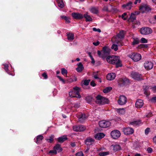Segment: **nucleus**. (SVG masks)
Masks as SVG:
<instances>
[{
	"mask_svg": "<svg viewBox=\"0 0 156 156\" xmlns=\"http://www.w3.org/2000/svg\"><path fill=\"white\" fill-rule=\"evenodd\" d=\"M125 31L123 30H121L116 36H113L112 38V41L113 43L118 44L119 46H122L124 45L123 42L119 39L123 38L124 37Z\"/></svg>",
	"mask_w": 156,
	"mask_h": 156,
	"instance_id": "1",
	"label": "nucleus"
},
{
	"mask_svg": "<svg viewBox=\"0 0 156 156\" xmlns=\"http://www.w3.org/2000/svg\"><path fill=\"white\" fill-rule=\"evenodd\" d=\"M110 49L107 46H105L102 48L101 51L98 50L97 53L98 56L103 59L105 58L110 54Z\"/></svg>",
	"mask_w": 156,
	"mask_h": 156,
	"instance_id": "2",
	"label": "nucleus"
},
{
	"mask_svg": "<svg viewBox=\"0 0 156 156\" xmlns=\"http://www.w3.org/2000/svg\"><path fill=\"white\" fill-rule=\"evenodd\" d=\"M80 88L78 87H74L72 91L69 92V94L72 97H76L78 98H81L80 94Z\"/></svg>",
	"mask_w": 156,
	"mask_h": 156,
	"instance_id": "3",
	"label": "nucleus"
},
{
	"mask_svg": "<svg viewBox=\"0 0 156 156\" xmlns=\"http://www.w3.org/2000/svg\"><path fill=\"white\" fill-rule=\"evenodd\" d=\"M131 76L132 78L138 81L143 79L142 75L137 72L132 71L131 73Z\"/></svg>",
	"mask_w": 156,
	"mask_h": 156,
	"instance_id": "4",
	"label": "nucleus"
},
{
	"mask_svg": "<svg viewBox=\"0 0 156 156\" xmlns=\"http://www.w3.org/2000/svg\"><path fill=\"white\" fill-rule=\"evenodd\" d=\"M112 64H115L116 68L121 67L122 66L121 62L119 59V57L118 56H113Z\"/></svg>",
	"mask_w": 156,
	"mask_h": 156,
	"instance_id": "5",
	"label": "nucleus"
},
{
	"mask_svg": "<svg viewBox=\"0 0 156 156\" xmlns=\"http://www.w3.org/2000/svg\"><path fill=\"white\" fill-rule=\"evenodd\" d=\"M118 83L120 86H123L129 84L130 81L126 77H122L119 79Z\"/></svg>",
	"mask_w": 156,
	"mask_h": 156,
	"instance_id": "6",
	"label": "nucleus"
},
{
	"mask_svg": "<svg viewBox=\"0 0 156 156\" xmlns=\"http://www.w3.org/2000/svg\"><path fill=\"white\" fill-rule=\"evenodd\" d=\"M128 56L135 62L138 61L141 59V55L138 53H133L131 54H129Z\"/></svg>",
	"mask_w": 156,
	"mask_h": 156,
	"instance_id": "7",
	"label": "nucleus"
},
{
	"mask_svg": "<svg viewBox=\"0 0 156 156\" xmlns=\"http://www.w3.org/2000/svg\"><path fill=\"white\" fill-rule=\"evenodd\" d=\"M76 116L79 119L78 121L81 123L83 122L87 117L85 114L81 112L77 114Z\"/></svg>",
	"mask_w": 156,
	"mask_h": 156,
	"instance_id": "8",
	"label": "nucleus"
},
{
	"mask_svg": "<svg viewBox=\"0 0 156 156\" xmlns=\"http://www.w3.org/2000/svg\"><path fill=\"white\" fill-rule=\"evenodd\" d=\"M140 33L143 35H147L152 33V29L148 27L142 28L140 30Z\"/></svg>",
	"mask_w": 156,
	"mask_h": 156,
	"instance_id": "9",
	"label": "nucleus"
},
{
	"mask_svg": "<svg viewBox=\"0 0 156 156\" xmlns=\"http://www.w3.org/2000/svg\"><path fill=\"white\" fill-rule=\"evenodd\" d=\"M111 122L108 121L101 120L98 123L99 126L101 128H105L109 127L111 125Z\"/></svg>",
	"mask_w": 156,
	"mask_h": 156,
	"instance_id": "10",
	"label": "nucleus"
},
{
	"mask_svg": "<svg viewBox=\"0 0 156 156\" xmlns=\"http://www.w3.org/2000/svg\"><path fill=\"white\" fill-rule=\"evenodd\" d=\"M86 129V127L84 125H80L73 127V129L74 131L76 132H82L85 130Z\"/></svg>",
	"mask_w": 156,
	"mask_h": 156,
	"instance_id": "11",
	"label": "nucleus"
},
{
	"mask_svg": "<svg viewBox=\"0 0 156 156\" xmlns=\"http://www.w3.org/2000/svg\"><path fill=\"white\" fill-rule=\"evenodd\" d=\"M83 15L79 12H73L71 16L73 19L76 20H81L83 18Z\"/></svg>",
	"mask_w": 156,
	"mask_h": 156,
	"instance_id": "12",
	"label": "nucleus"
},
{
	"mask_svg": "<svg viewBox=\"0 0 156 156\" xmlns=\"http://www.w3.org/2000/svg\"><path fill=\"white\" fill-rule=\"evenodd\" d=\"M111 135L113 139H117L120 136L121 133L119 130L115 129L111 132Z\"/></svg>",
	"mask_w": 156,
	"mask_h": 156,
	"instance_id": "13",
	"label": "nucleus"
},
{
	"mask_svg": "<svg viewBox=\"0 0 156 156\" xmlns=\"http://www.w3.org/2000/svg\"><path fill=\"white\" fill-rule=\"evenodd\" d=\"M140 10L142 13H144L151 11V8L148 5H144L140 7Z\"/></svg>",
	"mask_w": 156,
	"mask_h": 156,
	"instance_id": "14",
	"label": "nucleus"
},
{
	"mask_svg": "<svg viewBox=\"0 0 156 156\" xmlns=\"http://www.w3.org/2000/svg\"><path fill=\"white\" fill-rule=\"evenodd\" d=\"M127 99L125 96L123 95L120 96L118 100V103L121 105H125L126 103Z\"/></svg>",
	"mask_w": 156,
	"mask_h": 156,
	"instance_id": "15",
	"label": "nucleus"
},
{
	"mask_svg": "<svg viewBox=\"0 0 156 156\" xmlns=\"http://www.w3.org/2000/svg\"><path fill=\"white\" fill-rule=\"evenodd\" d=\"M122 131L125 135H128L132 134L134 132V130L131 128L126 127L123 128Z\"/></svg>",
	"mask_w": 156,
	"mask_h": 156,
	"instance_id": "16",
	"label": "nucleus"
},
{
	"mask_svg": "<svg viewBox=\"0 0 156 156\" xmlns=\"http://www.w3.org/2000/svg\"><path fill=\"white\" fill-rule=\"evenodd\" d=\"M144 66L146 69L149 70L153 68V64L151 62L147 61L144 63Z\"/></svg>",
	"mask_w": 156,
	"mask_h": 156,
	"instance_id": "17",
	"label": "nucleus"
},
{
	"mask_svg": "<svg viewBox=\"0 0 156 156\" xmlns=\"http://www.w3.org/2000/svg\"><path fill=\"white\" fill-rule=\"evenodd\" d=\"M94 141V140L91 137L87 138L84 141L85 144L87 145H91Z\"/></svg>",
	"mask_w": 156,
	"mask_h": 156,
	"instance_id": "18",
	"label": "nucleus"
},
{
	"mask_svg": "<svg viewBox=\"0 0 156 156\" xmlns=\"http://www.w3.org/2000/svg\"><path fill=\"white\" fill-rule=\"evenodd\" d=\"M143 101L141 99H138L136 101L135 106L136 108H141L144 105Z\"/></svg>",
	"mask_w": 156,
	"mask_h": 156,
	"instance_id": "19",
	"label": "nucleus"
},
{
	"mask_svg": "<svg viewBox=\"0 0 156 156\" xmlns=\"http://www.w3.org/2000/svg\"><path fill=\"white\" fill-rule=\"evenodd\" d=\"M116 76L115 73H108L107 76L106 78L108 80H114Z\"/></svg>",
	"mask_w": 156,
	"mask_h": 156,
	"instance_id": "20",
	"label": "nucleus"
},
{
	"mask_svg": "<svg viewBox=\"0 0 156 156\" xmlns=\"http://www.w3.org/2000/svg\"><path fill=\"white\" fill-rule=\"evenodd\" d=\"M67 139L68 138L67 136L63 135L62 136L58 137L57 138V141L60 143H62Z\"/></svg>",
	"mask_w": 156,
	"mask_h": 156,
	"instance_id": "21",
	"label": "nucleus"
},
{
	"mask_svg": "<svg viewBox=\"0 0 156 156\" xmlns=\"http://www.w3.org/2000/svg\"><path fill=\"white\" fill-rule=\"evenodd\" d=\"M78 67L76 69L77 71L79 73L81 72L84 69V67L81 62L77 64Z\"/></svg>",
	"mask_w": 156,
	"mask_h": 156,
	"instance_id": "22",
	"label": "nucleus"
},
{
	"mask_svg": "<svg viewBox=\"0 0 156 156\" xmlns=\"http://www.w3.org/2000/svg\"><path fill=\"white\" fill-rule=\"evenodd\" d=\"M132 3L131 2H129L126 4H124L122 5V7L123 8H126L128 10L131 9V8L132 7Z\"/></svg>",
	"mask_w": 156,
	"mask_h": 156,
	"instance_id": "23",
	"label": "nucleus"
},
{
	"mask_svg": "<svg viewBox=\"0 0 156 156\" xmlns=\"http://www.w3.org/2000/svg\"><path fill=\"white\" fill-rule=\"evenodd\" d=\"M103 97L100 95H98L96 97V100L95 101V102L100 105H102V100Z\"/></svg>",
	"mask_w": 156,
	"mask_h": 156,
	"instance_id": "24",
	"label": "nucleus"
},
{
	"mask_svg": "<svg viewBox=\"0 0 156 156\" xmlns=\"http://www.w3.org/2000/svg\"><path fill=\"white\" fill-rule=\"evenodd\" d=\"M105 136V135L103 133H99L96 134L94 136L95 138L98 140H99L103 138Z\"/></svg>",
	"mask_w": 156,
	"mask_h": 156,
	"instance_id": "25",
	"label": "nucleus"
},
{
	"mask_svg": "<svg viewBox=\"0 0 156 156\" xmlns=\"http://www.w3.org/2000/svg\"><path fill=\"white\" fill-rule=\"evenodd\" d=\"M83 17H84L86 20V22H90L92 21L93 19L90 15L87 14V13L84 14L83 15Z\"/></svg>",
	"mask_w": 156,
	"mask_h": 156,
	"instance_id": "26",
	"label": "nucleus"
},
{
	"mask_svg": "<svg viewBox=\"0 0 156 156\" xmlns=\"http://www.w3.org/2000/svg\"><path fill=\"white\" fill-rule=\"evenodd\" d=\"M67 36V38L69 41H72L74 39V35L73 33L70 32H67L66 33Z\"/></svg>",
	"mask_w": 156,
	"mask_h": 156,
	"instance_id": "27",
	"label": "nucleus"
},
{
	"mask_svg": "<svg viewBox=\"0 0 156 156\" xmlns=\"http://www.w3.org/2000/svg\"><path fill=\"white\" fill-rule=\"evenodd\" d=\"M53 149L56 151H57L58 152H60L62 150V148L61 147V145L58 144H56L53 147Z\"/></svg>",
	"mask_w": 156,
	"mask_h": 156,
	"instance_id": "28",
	"label": "nucleus"
},
{
	"mask_svg": "<svg viewBox=\"0 0 156 156\" xmlns=\"http://www.w3.org/2000/svg\"><path fill=\"white\" fill-rule=\"evenodd\" d=\"M112 146L113 147V150L116 151H119L121 150V148L120 146L118 144H115V145H112Z\"/></svg>",
	"mask_w": 156,
	"mask_h": 156,
	"instance_id": "29",
	"label": "nucleus"
},
{
	"mask_svg": "<svg viewBox=\"0 0 156 156\" xmlns=\"http://www.w3.org/2000/svg\"><path fill=\"white\" fill-rule=\"evenodd\" d=\"M116 111L119 114L121 115H123L125 112V111L124 108H116Z\"/></svg>",
	"mask_w": 156,
	"mask_h": 156,
	"instance_id": "30",
	"label": "nucleus"
},
{
	"mask_svg": "<svg viewBox=\"0 0 156 156\" xmlns=\"http://www.w3.org/2000/svg\"><path fill=\"white\" fill-rule=\"evenodd\" d=\"M93 98L90 95L87 96L85 97V100L89 104H90L93 101Z\"/></svg>",
	"mask_w": 156,
	"mask_h": 156,
	"instance_id": "31",
	"label": "nucleus"
},
{
	"mask_svg": "<svg viewBox=\"0 0 156 156\" xmlns=\"http://www.w3.org/2000/svg\"><path fill=\"white\" fill-rule=\"evenodd\" d=\"M56 1L59 7L62 8H63L64 7L65 5L62 0H56Z\"/></svg>",
	"mask_w": 156,
	"mask_h": 156,
	"instance_id": "32",
	"label": "nucleus"
},
{
	"mask_svg": "<svg viewBox=\"0 0 156 156\" xmlns=\"http://www.w3.org/2000/svg\"><path fill=\"white\" fill-rule=\"evenodd\" d=\"M140 42V41L138 38H133V41L132 43V45H134L136 44H137Z\"/></svg>",
	"mask_w": 156,
	"mask_h": 156,
	"instance_id": "33",
	"label": "nucleus"
},
{
	"mask_svg": "<svg viewBox=\"0 0 156 156\" xmlns=\"http://www.w3.org/2000/svg\"><path fill=\"white\" fill-rule=\"evenodd\" d=\"M90 11L91 13L94 14H97L98 12V9L95 7L91 8L90 9Z\"/></svg>",
	"mask_w": 156,
	"mask_h": 156,
	"instance_id": "34",
	"label": "nucleus"
},
{
	"mask_svg": "<svg viewBox=\"0 0 156 156\" xmlns=\"http://www.w3.org/2000/svg\"><path fill=\"white\" fill-rule=\"evenodd\" d=\"M44 138V137L42 135H39L38 136L35 140V142L37 144L41 140Z\"/></svg>",
	"mask_w": 156,
	"mask_h": 156,
	"instance_id": "35",
	"label": "nucleus"
},
{
	"mask_svg": "<svg viewBox=\"0 0 156 156\" xmlns=\"http://www.w3.org/2000/svg\"><path fill=\"white\" fill-rule=\"evenodd\" d=\"M90 81V79L88 80H85L84 81H82L81 83V84L82 86H83V85L85 86H87L89 85V83Z\"/></svg>",
	"mask_w": 156,
	"mask_h": 156,
	"instance_id": "36",
	"label": "nucleus"
},
{
	"mask_svg": "<svg viewBox=\"0 0 156 156\" xmlns=\"http://www.w3.org/2000/svg\"><path fill=\"white\" fill-rule=\"evenodd\" d=\"M62 19H64L66 21V23H70L69 20V18L65 15L62 16H60Z\"/></svg>",
	"mask_w": 156,
	"mask_h": 156,
	"instance_id": "37",
	"label": "nucleus"
},
{
	"mask_svg": "<svg viewBox=\"0 0 156 156\" xmlns=\"http://www.w3.org/2000/svg\"><path fill=\"white\" fill-rule=\"evenodd\" d=\"M54 135H52L51 136H49V138L48 139H45V140L47 141L48 143H51L53 142L54 140Z\"/></svg>",
	"mask_w": 156,
	"mask_h": 156,
	"instance_id": "38",
	"label": "nucleus"
},
{
	"mask_svg": "<svg viewBox=\"0 0 156 156\" xmlns=\"http://www.w3.org/2000/svg\"><path fill=\"white\" fill-rule=\"evenodd\" d=\"M112 88L111 87H106L103 90V92L105 93H107L110 92Z\"/></svg>",
	"mask_w": 156,
	"mask_h": 156,
	"instance_id": "39",
	"label": "nucleus"
},
{
	"mask_svg": "<svg viewBox=\"0 0 156 156\" xmlns=\"http://www.w3.org/2000/svg\"><path fill=\"white\" fill-rule=\"evenodd\" d=\"M136 16L134 13H132L131 14V15L129 18V20L131 21H133L136 19Z\"/></svg>",
	"mask_w": 156,
	"mask_h": 156,
	"instance_id": "40",
	"label": "nucleus"
},
{
	"mask_svg": "<svg viewBox=\"0 0 156 156\" xmlns=\"http://www.w3.org/2000/svg\"><path fill=\"white\" fill-rule=\"evenodd\" d=\"M109 154V151H106L100 152L98 154L100 156H106Z\"/></svg>",
	"mask_w": 156,
	"mask_h": 156,
	"instance_id": "41",
	"label": "nucleus"
},
{
	"mask_svg": "<svg viewBox=\"0 0 156 156\" xmlns=\"http://www.w3.org/2000/svg\"><path fill=\"white\" fill-rule=\"evenodd\" d=\"M102 100V105L105 104H108L109 102V100L106 98L103 97Z\"/></svg>",
	"mask_w": 156,
	"mask_h": 156,
	"instance_id": "42",
	"label": "nucleus"
},
{
	"mask_svg": "<svg viewBox=\"0 0 156 156\" xmlns=\"http://www.w3.org/2000/svg\"><path fill=\"white\" fill-rule=\"evenodd\" d=\"M113 56H107L106 58V60L108 62L110 63H112L113 58Z\"/></svg>",
	"mask_w": 156,
	"mask_h": 156,
	"instance_id": "43",
	"label": "nucleus"
},
{
	"mask_svg": "<svg viewBox=\"0 0 156 156\" xmlns=\"http://www.w3.org/2000/svg\"><path fill=\"white\" fill-rule=\"evenodd\" d=\"M128 16L126 12H124L121 16L122 18L124 20H126L127 19Z\"/></svg>",
	"mask_w": 156,
	"mask_h": 156,
	"instance_id": "44",
	"label": "nucleus"
},
{
	"mask_svg": "<svg viewBox=\"0 0 156 156\" xmlns=\"http://www.w3.org/2000/svg\"><path fill=\"white\" fill-rule=\"evenodd\" d=\"M118 45H119L118 44L117 45L115 44H113L111 48L114 50L115 51H116L118 50Z\"/></svg>",
	"mask_w": 156,
	"mask_h": 156,
	"instance_id": "45",
	"label": "nucleus"
},
{
	"mask_svg": "<svg viewBox=\"0 0 156 156\" xmlns=\"http://www.w3.org/2000/svg\"><path fill=\"white\" fill-rule=\"evenodd\" d=\"M148 47V45L147 44H141L139 45L138 48H147Z\"/></svg>",
	"mask_w": 156,
	"mask_h": 156,
	"instance_id": "46",
	"label": "nucleus"
},
{
	"mask_svg": "<svg viewBox=\"0 0 156 156\" xmlns=\"http://www.w3.org/2000/svg\"><path fill=\"white\" fill-rule=\"evenodd\" d=\"M149 101L151 103H156V96L152 97L149 100Z\"/></svg>",
	"mask_w": 156,
	"mask_h": 156,
	"instance_id": "47",
	"label": "nucleus"
},
{
	"mask_svg": "<svg viewBox=\"0 0 156 156\" xmlns=\"http://www.w3.org/2000/svg\"><path fill=\"white\" fill-rule=\"evenodd\" d=\"M4 66V69L6 72H7L9 71V65L7 64H5L3 65Z\"/></svg>",
	"mask_w": 156,
	"mask_h": 156,
	"instance_id": "48",
	"label": "nucleus"
},
{
	"mask_svg": "<svg viewBox=\"0 0 156 156\" xmlns=\"http://www.w3.org/2000/svg\"><path fill=\"white\" fill-rule=\"evenodd\" d=\"M61 73L62 75H64L65 74H67V71L64 68H62L61 69Z\"/></svg>",
	"mask_w": 156,
	"mask_h": 156,
	"instance_id": "49",
	"label": "nucleus"
},
{
	"mask_svg": "<svg viewBox=\"0 0 156 156\" xmlns=\"http://www.w3.org/2000/svg\"><path fill=\"white\" fill-rule=\"evenodd\" d=\"M147 40L144 38L142 37L141 39V42L142 43H147Z\"/></svg>",
	"mask_w": 156,
	"mask_h": 156,
	"instance_id": "50",
	"label": "nucleus"
},
{
	"mask_svg": "<svg viewBox=\"0 0 156 156\" xmlns=\"http://www.w3.org/2000/svg\"><path fill=\"white\" fill-rule=\"evenodd\" d=\"M83 154L82 151H80L76 154V156H83Z\"/></svg>",
	"mask_w": 156,
	"mask_h": 156,
	"instance_id": "51",
	"label": "nucleus"
},
{
	"mask_svg": "<svg viewBox=\"0 0 156 156\" xmlns=\"http://www.w3.org/2000/svg\"><path fill=\"white\" fill-rule=\"evenodd\" d=\"M80 106V103H76L74 104L73 107L75 108H79Z\"/></svg>",
	"mask_w": 156,
	"mask_h": 156,
	"instance_id": "52",
	"label": "nucleus"
},
{
	"mask_svg": "<svg viewBox=\"0 0 156 156\" xmlns=\"http://www.w3.org/2000/svg\"><path fill=\"white\" fill-rule=\"evenodd\" d=\"M57 77L60 80V81H61L64 84L65 83V80L63 79L60 76H57Z\"/></svg>",
	"mask_w": 156,
	"mask_h": 156,
	"instance_id": "53",
	"label": "nucleus"
},
{
	"mask_svg": "<svg viewBox=\"0 0 156 156\" xmlns=\"http://www.w3.org/2000/svg\"><path fill=\"white\" fill-rule=\"evenodd\" d=\"M42 76L44 77V79H46L48 78V76L46 73L44 72L42 74Z\"/></svg>",
	"mask_w": 156,
	"mask_h": 156,
	"instance_id": "54",
	"label": "nucleus"
},
{
	"mask_svg": "<svg viewBox=\"0 0 156 156\" xmlns=\"http://www.w3.org/2000/svg\"><path fill=\"white\" fill-rule=\"evenodd\" d=\"M144 94L148 96H149L150 94V91L148 90H144Z\"/></svg>",
	"mask_w": 156,
	"mask_h": 156,
	"instance_id": "55",
	"label": "nucleus"
},
{
	"mask_svg": "<svg viewBox=\"0 0 156 156\" xmlns=\"http://www.w3.org/2000/svg\"><path fill=\"white\" fill-rule=\"evenodd\" d=\"M93 31H96V32H98L99 33H100L101 32V30L100 29H97L95 27H94L93 28Z\"/></svg>",
	"mask_w": 156,
	"mask_h": 156,
	"instance_id": "56",
	"label": "nucleus"
},
{
	"mask_svg": "<svg viewBox=\"0 0 156 156\" xmlns=\"http://www.w3.org/2000/svg\"><path fill=\"white\" fill-rule=\"evenodd\" d=\"M150 128L148 127L145 130V133L146 135H147L150 131Z\"/></svg>",
	"mask_w": 156,
	"mask_h": 156,
	"instance_id": "57",
	"label": "nucleus"
},
{
	"mask_svg": "<svg viewBox=\"0 0 156 156\" xmlns=\"http://www.w3.org/2000/svg\"><path fill=\"white\" fill-rule=\"evenodd\" d=\"M49 153H53L54 154H56L57 153V151H56L55 149H53L52 150H50L49 152Z\"/></svg>",
	"mask_w": 156,
	"mask_h": 156,
	"instance_id": "58",
	"label": "nucleus"
},
{
	"mask_svg": "<svg viewBox=\"0 0 156 156\" xmlns=\"http://www.w3.org/2000/svg\"><path fill=\"white\" fill-rule=\"evenodd\" d=\"M147 151L149 153H151L152 152L153 150L151 147H149L147 148Z\"/></svg>",
	"mask_w": 156,
	"mask_h": 156,
	"instance_id": "59",
	"label": "nucleus"
},
{
	"mask_svg": "<svg viewBox=\"0 0 156 156\" xmlns=\"http://www.w3.org/2000/svg\"><path fill=\"white\" fill-rule=\"evenodd\" d=\"M90 85L92 87H95L96 86V84L94 81L92 80L90 83Z\"/></svg>",
	"mask_w": 156,
	"mask_h": 156,
	"instance_id": "60",
	"label": "nucleus"
},
{
	"mask_svg": "<svg viewBox=\"0 0 156 156\" xmlns=\"http://www.w3.org/2000/svg\"><path fill=\"white\" fill-rule=\"evenodd\" d=\"M94 77L95 79H98L99 80V82H100L101 83V80L100 79L99 77H98L97 74L94 75Z\"/></svg>",
	"mask_w": 156,
	"mask_h": 156,
	"instance_id": "61",
	"label": "nucleus"
},
{
	"mask_svg": "<svg viewBox=\"0 0 156 156\" xmlns=\"http://www.w3.org/2000/svg\"><path fill=\"white\" fill-rule=\"evenodd\" d=\"M100 43L99 41H97L96 42H94L93 44L95 46H97Z\"/></svg>",
	"mask_w": 156,
	"mask_h": 156,
	"instance_id": "62",
	"label": "nucleus"
},
{
	"mask_svg": "<svg viewBox=\"0 0 156 156\" xmlns=\"http://www.w3.org/2000/svg\"><path fill=\"white\" fill-rule=\"evenodd\" d=\"M150 89H152V90L154 92H156V86L151 88Z\"/></svg>",
	"mask_w": 156,
	"mask_h": 156,
	"instance_id": "63",
	"label": "nucleus"
},
{
	"mask_svg": "<svg viewBox=\"0 0 156 156\" xmlns=\"http://www.w3.org/2000/svg\"><path fill=\"white\" fill-rule=\"evenodd\" d=\"M153 115L152 113L151 112H149L147 115V118H150Z\"/></svg>",
	"mask_w": 156,
	"mask_h": 156,
	"instance_id": "64",
	"label": "nucleus"
}]
</instances>
